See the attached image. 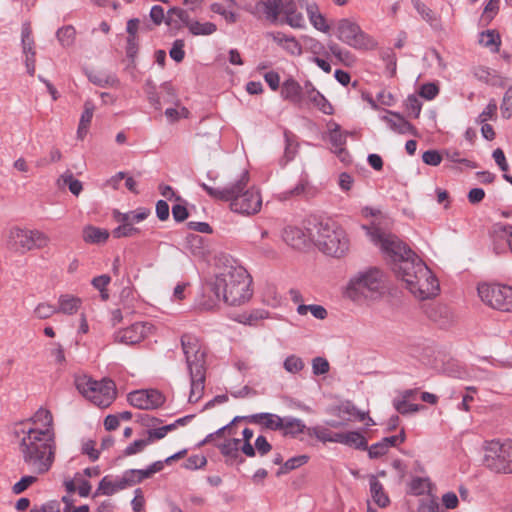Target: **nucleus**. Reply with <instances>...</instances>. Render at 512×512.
Returning a JSON list of instances; mask_svg holds the SVG:
<instances>
[{"instance_id": "1", "label": "nucleus", "mask_w": 512, "mask_h": 512, "mask_svg": "<svg viewBox=\"0 0 512 512\" xmlns=\"http://www.w3.org/2000/svg\"><path fill=\"white\" fill-rule=\"evenodd\" d=\"M12 434L18 441L23 463L30 472L45 474L54 462L56 452L52 413L40 407L27 421L16 423Z\"/></svg>"}, {"instance_id": "2", "label": "nucleus", "mask_w": 512, "mask_h": 512, "mask_svg": "<svg viewBox=\"0 0 512 512\" xmlns=\"http://www.w3.org/2000/svg\"><path fill=\"white\" fill-rule=\"evenodd\" d=\"M249 173L244 171L239 178L224 187L214 188L204 182L198 185L214 200L230 202V209L241 215H254L262 207L260 192L255 188H248Z\"/></svg>"}, {"instance_id": "3", "label": "nucleus", "mask_w": 512, "mask_h": 512, "mask_svg": "<svg viewBox=\"0 0 512 512\" xmlns=\"http://www.w3.org/2000/svg\"><path fill=\"white\" fill-rule=\"evenodd\" d=\"M310 237L320 251L328 256L341 258L350 248L346 231L334 220L313 216L309 219Z\"/></svg>"}, {"instance_id": "4", "label": "nucleus", "mask_w": 512, "mask_h": 512, "mask_svg": "<svg viewBox=\"0 0 512 512\" xmlns=\"http://www.w3.org/2000/svg\"><path fill=\"white\" fill-rule=\"evenodd\" d=\"M181 347L190 377L189 402L197 403L203 396L206 380V350L198 337L185 333L181 336Z\"/></svg>"}, {"instance_id": "5", "label": "nucleus", "mask_w": 512, "mask_h": 512, "mask_svg": "<svg viewBox=\"0 0 512 512\" xmlns=\"http://www.w3.org/2000/svg\"><path fill=\"white\" fill-rule=\"evenodd\" d=\"M395 274L406 283L407 289L421 300L434 297L439 292L437 278L418 256L413 261H404L395 269Z\"/></svg>"}, {"instance_id": "6", "label": "nucleus", "mask_w": 512, "mask_h": 512, "mask_svg": "<svg viewBox=\"0 0 512 512\" xmlns=\"http://www.w3.org/2000/svg\"><path fill=\"white\" fill-rule=\"evenodd\" d=\"M212 279L219 288L223 302L237 306L245 303L252 296L251 279L247 270L240 265H226Z\"/></svg>"}, {"instance_id": "7", "label": "nucleus", "mask_w": 512, "mask_h": 512, "mask_svg": "<svg viewBox=\"0 0 512 512\" xmlns=\"http://www.w3.org/2000/svg\"><path fill=\"white\" fill-rule=\"evenodd\" d=\"M371 241L380 248L386 258L393 262V271L399 268L404 261H413L417 255L397 236L386 234L380 229L370 232Z\"/></svg>"}, {"instance_id": "8", "label": "nucleus", "mask_w": 512, "mask_h": 512, "mask_svg": "<svg viewBox=\"0 0 512 512\" xmlns=\"http://www.w3.org/2000/svg\"><path fill=\"white\" fill-rule=\"evenodd\" d=\"M483 465L496 473H512V440H491L484 445Z\"/></svg>"}, {"instance_id": "9", "label": "nucleus", "mask_w": 512, "mask_h": 512, "mask_svg": "<svg viewBox=\"0 0 512 512\" xmlns=\"http://www.w3.org/2000/svg\"><path fill=\"white\" fill-rule=\"evenodd\" d=\"M79 392L96 406L108 407L116 397L115 383L111 379L96 381L82 379L77 382Z\"/></svg>"}, {"instance_id": "10", "label": "nucleus", "mask_w": 512, "mask_h": 512, "mask_svg": "<svg viewBox=\"0 0 512 512\" xmlns=\"http://www.w3.org/2000/svg\"><path fill=\"white\" fill-rule=\"evenodd\" d=\"M50 242V238L39 230H29L13 227L8 234V247L18 253L24 254L34 249H42Z\"/></svg>"}, {"instance_id": "11", "label": "nucleus", "mask_w": 512, "mask_h": 512, "mask_svg": "<svg viewBox=\"0 0 512 512\" xmlns=\"http://www.w3.org/2000/svg\"><path fill=\"white\" fill-rule=\"evenodd\" d=\"M481 301L492 309L512 312V287L499 283H481L477 287Z\"/></svg>"}, {"instance_id": "12", "label": "nucleus", "mask_w": 512, "mask_h": 512, "mask_svg": "<svg viewBox=\"0 0 512 512\" xmlns=\"http://www.w3.org/2000/svg\"><path fill=\"white\" fill-rule=\"evenodd\" d=\"M336 36L340 41L357 50L372 49L375 46L373 38L365 33L356 22L348 18L338 21Z\"/></svg>"}, {"instance_id": "13", "label": "nucleus", "mask_w": 512, "mask_h": 512, "mask_svg": "<svg viewBox=\"0 0 512 512\" xmlns=\"http://www.w3.org/2000/svg\"><path fill=\"white\" fill-rule=\"evenodd\" d=\"M384 273L377 267H370L359 271L350 278L347 286V293L350 297L355 294H365L366 292H379L383 288Z\"/></svg>"}, {"instance_id": "14", "label": "nucleus", "mask_w": 512, "mask_h": 512, "mask_svg": "<svg viewBox=\"0 0 512 512\" xmlns=\"http://www.w3.org/2000/svg\"><path fill=\"white\" fill-rule=\"evenodd\" d=\"M130 405L142 410H153L162 406L165 402L164 395L156 389L136 390L128 394Z\"/></svg>"}, {"instance_id": "15", "label": "nucleus", "mask_w": 512, "mask_h": 512, "mask_svg": "<svg viewBox=\"0 0 512 512\" xmlns=\"http://www.w3.org/2000/svg\"><path fill=\"white\" fill-rule=\"evenodd\" d=\"M151 328L152 325L148 322H135L132 325L115 332V342L126 345L138 344L148 336Z\"/></svg>"}, {"instance_id": "16", "label": "nucleus", "mask_w": 512, "mask_h": 512, "mask_svg": "<svg viewBox=\"0 0 512 512\" xmlns=\"http://www.w3.org/2000/svg\"><path fill=\"white\" fill-rule=\"evenodd\" d=\"M223 301L222 294L211 278L202 285L201 294L197 298V307L203 311H210L216 308Z\"/></svg>"}, {"instance_id": "17", "label": "nucleus", "mask_w": 512, "mask_h": 512, "mask_svg": "<svg viewBox=\"0 0 512 512\" xmlns=\"http://www.w3.org/2000/svg\"><path fill=\"white\" fill-rule=\"evenodd\" d=\"M422 310L425 315L440 328H447L454 321L453 313L447 305L438 302H429L422 305Z\"/></svg>"}, {"instance_id": "18", "label": "nucleus", "mask_w": 512, "mask_h": 512, "mask_svg": "<svg viewBox=\"0 0 512 512\" xmlns=\"http://www.w3.org/2000/svg\"><path fill=\"white\" fill-rule=\"evenodd\" d=\"M280 95L283 100L302 106L305 102L304 86L302 87L298 81L289 77L283 81L281 85Z\"/></svg>"}, {"instance_id": "19", "label": "nucleus", "mask_w": 512, "mask_h": 512, "mask_svg": "<svg viewBox=\"0 0 512 512\" xmlns=\"http://www.w3.org/2000/svg\"><path fill=\"white\" fill-rule=\"evenodd\" d=\"M281 15H283V18L280 19L281 24H287L295 29L305 27L304 16L298 11L297 4L294 0H284Z\"/></svg>"}, {"instance_id": "20", "label": "nucleus", "mask_w": 512, "mask_h": 512, "mask_svg": "<svg viewBox=\"0 0 512 512\" xmlns=\"http://www.w3.org/2000/svg\"><path fill=\"white\" fill-rule=\"evenodd\" d=\"M311 227L312 225L308 223L306 231H303L296 226H287L283 229L282 238L291 247L301 249L306 246L309 240H312L309 233Z\"/></svg>"}, {"instance_id": "21", "label": "nucleus", "mask_w": 512, "mask_h": 512, "mask_svg": "<svg viewBox=\"0 0 512 512\" xmlns=\"http://www.w3.org/2000/svg\"><path fill=\"white\" fill-rule=\"evenodd\" d=\"M304 93L306 96L305 100L312 103L322 113H324L326 115L333 114V112H334L333 106L325 98V96L315 88V86L312 84V82H310V81L305 82Z\"/></svg>"}, {"instance_id": "22", "label": "nucleus", "mask_w": 512, "mask_h": 512, "mask_svg": "<svg viewBox=\"0 0 512 512\" xmlns=\"http://www.w3.org/2000/svg\"><path fill=\"white\" fill-rule=\"evenodd\" d=\"M244 417L248 422L261 425L267 430L281 432V429L283 428V417L274 413L262 412Z\"/></svg>"}, {"instance_id": "23", "label": "nucleus", "mask_w": 512, "mask_h": 512, "mask_svg": "<svg viewBox=\"0 0 512 512\" xmlns=\"http://www.w3.org/2000/svg\"><path fill=\"white\" fill-rule=\"evenodd\" d=\"M389 115H383L381 120L385 121L389 128L399 134L417 135L416 128L398 113L387 111Z\"/></svg>"}, {"instance_id": "24", "label": "nucleus", "mask_w": 512, "mask_h": 512, "mask_svg": "<svg viewBox=\"0 0 512 512\" xmlns=\"http://www.w3.org/2000/svg\"><path fill=\"white\" fill-rule=\"evenodd\" d=\"M241 440L237 438H231L225 440L223 443L216 444L221 454L226 457V463L233 465L235 463L241 464L244 459L239 454Z\"/></svg>"}, {"instance_id": "25", "label": "nucleus", "mask_w": 512, "mask_h": 512, "mask_svg": "<svg viewBox=\"0 0 512 512\" xmlns=\"http://www.w3.org/2000/svg\"><path fill=\"white\" fill-rule=\"evenodd\" d=\"M151 211L145 207H139L133 211L122 213L118 210L113 211V219L118 223H127L134 226V224L144 221Z\"/></svg>"}, {"instance_id": "26", "label": "nucleus", "mask_w": 512, "mask_h": 512, "mask_svg": "<svg viewBox=\"0 0 512 512\" xmlns=\"http://www.w3.org/2000/svg\"><path fill=\"white\" fill-rule=\"evenodd\" d=\"M493 248L494 251L499 254L504 247H500L498 242L505 241L508 245L509 250L512 253V225L509 224H497L494 226L492 232Z\"/></svg>"}, {"instance_id": "27", "label": "nucleus", "mask_w": 512, "mask_h": 512, "mask_svg": "<svg viewBox=\"0 0 512 512\" xmlns=\"http://www.w3.org/2000/svg\"><path fill=\"white\" fill-rule=\"evenodd\" d=\"M309 427L306 426L302 419L285 416L283 417V428L281 433L284 437L298 438L300 434H306Z\"/></svg>"}, {"instance_id": "28", "label": "nucleus", "mask_w": 512, "mask_h": 512, "mask_svg": "<svg viewBox=\"0 0 512 512\" xmlns=\"http://www.w3.org/2000/svg\"><path fill=\"white\" fill-rule=\"evenodd\" d=\"M284 0H259L258 6H262V14L271 24L280 22Z\"/></svg>"}, {"instance_id": "29", "label": "nucleus", "mask_w": 512, "mask_h": 512, "mask_svg": "<svg viewBox=\"0 0 512 512\" xmlns=\"http://www.w3.org/2000/svg\"><path fill=\"white\" fill-rule=\"evenodd\" d=\"M57 303V313H62L65 315H74L80 309L82 305V300L81 298L74 296L72 294H61L58 297Z\"/></svg>"}, {"instance_id": "30", "label": "nucleus", "mask_w": 512, "mask_h": 512, "mask_svg": "<svg viewBox=\"0 0 512 512\" xmlns=\"http://www.w3.org/2000/svg\"><path fill=\"white\" fill-rule=\"evenodd\" d=\"M369 486L374 503L381 508L387 507L390 504V498L385 492L383 484L377 479V476H369Z\"/></svg>"}, {"instance_id": "31", "label": "nucleus", "mask_w": 512, "mask_h": 512, "mask_svg": "<svg viewBox=\"0 0 512 512\" xmlns=\"http://www.w3.org/2000/svg\"><path fill=\"white\" fill-rule=\"evenodd\" d=\"M191 22L189 13L182 8L173 7L167 11L165 23L172 28L180 29L182 26L188 28Z\"/></svg>"}, {"instance_id": "32", "label": "nucleus", "mask_w": 512, "mask_h": 512, "mask_svg": "<svg viewBox=\"0 0 512 512\" xmlns=\"http://www.w3.org/2000/svg\"><path fill=\"white\" fill-rule=\"evenodd\" d=\"M329 128V141L334 148V153L341 155L345 151L347 132H343L341 127L336 122H330Z\"/></svg>"}, {"instance_id": "33", "label": "nucleus", "mask_w": 512, "mask_h": 512, "mask_svg": "<svg viewBox=\"0 0 512 512\" xmlns=\"http://www.w3.org/2000/svg\"><path fill=\"white\" fill-rule=\"evenodd\" d=\"M123 489H125V487L122 484L120 477L113 480L110 476H104L99 482L98 488L96 489L93 497H97L99 495L111 496Z\"/></svg>"}, {"instance_id": "34", "label": "nucleus", "mask_w": 512, "mask_h": 512, "mask_svg": "<svg viewBox=\"0 0 512 512\" xmlns=\"http://www.w3.org/2000/svg\"><path fill=\"white\" fill-rule=\"evenodd\" d=\"M95 106L92 101L87 100L84 103V109L80 117L78 129H77V137L79 139H84V137L88 133L89 126L91 124L93 114H94Z\"/></svg>"}, {"instance_id": "35", "label": "nucleus", "mask_w": 512, "mask_h": 512, "mask_svg": "<svg viewBox=\"0 0 512 512\" xmlns=\"http://www.w3.org/2000/svg\"><path fill=\"white\" fill-rule=\"evenodd\" d=\"M306 12L310 23L315 29L321 32L329 31V25L325 17L319 12V7L315 2L306 4Z\"/></svg>"}, {"instance_id": "36", "label": "nucleus", "mask_w": 512, "mask_h": 512, "mask_svg": "<svg viewBox=\"0 0 512 512\" xmlns=\"http://www.w3.org/2000/svg\"><path fill=\"white\" fill-rule=\"evenodd\" d=\"M109 233L106 229L95 226H87L83 229V240L90 244H100L106 242Z\"/></svg>"}, {"instance_id": "37", "label": "nucleus", "mask_w": 512, "mask_h": 512, "mask_svg": "<svg viewBox=\"0 0 512 512\" xmlns=\"http://www.w3.org/2000/svg\"><path fill=\"white\" fill-rule=\"evenodd\" d=\"M88 79L93 84L99 87H117L119 85V79L114 74L104 72H90Z\"/></svg>"}, {"instance_id": "38", "label": "nucleus", "mask_w": 512, "mask_h": 512, "mask_svg": "<svg viewBox=\"0 0 512 512\" xmlns=\"http://www.w3.org/2000/svg\"><path fill=\"white\" fill-rule=\"evenodd\" d=\"M285 138V150L284 157L281 160V165L285 166L288 162L293 160L298 152V144L295 136L288 131L284 133Z\"/></svg>"}, {"instance_id": "39", "label": "nucleus", "mask_w": 512, "mask_h": 512, "mask_svg": "<svg viewBox=\"0 0 512 512\" xmlns=\"http://www.w3.org/2000/svg\"><path fill=\"white\" fill-rule=\"evenodd\" d=\"M188 30L193 36H208L217 31V26L212 22H199L192 20L189 24Z\"/></svg>"}, {"instance_id": "40", "label": "nucleus", "mask_w": 512, "mask_h": 512, "mask_svg": "<svg viewBox=\"0 0 512 512\" xmlns=\"http://www.w3.org/2000/svg\"><path fill=\"white\" fill-rule=\"evenodd\" d=\"M327 47L331 54L342 64L350 65L354 62L352 53L348 50L342 49L337 43L330 41Z\"/></svg>"}, {"instance_id": "41", "label": "nucleus", "mask_w": 512, "mask_h": 512, "mask_svg": "<svg viewBox=\"0 0 512 512\" xmlns=\"http://www.w3.org/2000/svg\"><path fill=\"white\" fill-rule=\"evenodd\" d=\"M344 445L353 447L359 450L367 449V440L363 434L358 431L345 432Z\"/></svg>"}, {"instance_id": "42", "label": "nucleus", "mask_w": 512, "mask_h": 512, "mask_svg": "<svg viewBox=\"0 0 512 512\" xmlns=\"http://www.w3.org/2000/svg\"><path fill=\"white\" fill-rule=\"evenodd\" d=\"M479 42L487 48H490L492 52H497L501 44L500 36L493 30H487L480 34Z\"/></svg>"}, {"instance_id": "43", "label": "nucleus", "mask_w": 512, "mask_h": 512, "mask_svg": "<svg viewBox=\"0 0 512 512\" xmlns=\"http://www.w3.org/2000/svg\"><path fill=\"white\" fill-rule=\"evenodd\" d=\"M56 37L63 47H70L74 44L76 30L72 25H66L59 28Z\"/></svg>"}, {"instance_id": "44", "label": "nucleus", "mask_w": 512, "mask_h": 512, "mask_svg": "<svg viewBox=\"0 0 512 512\" xmlns=\"http://www.w3.org/2000/svg\"><path fill=\"white\" fill-rule=\"evenodd\" d=\"M309 460L307 455H299L288 459L276 472L277 476L287 474L290 471L306 464Z\"/></svg>"}, {"instance_id": "45", "label": "nucleus", "mask_w": 512, "mask_h": 512, "mask_svg": "<svg viewBox=\"0 0 512 512\" xmlns=\"http://www.w3.org/2000/svg\"><path fill=\"white\" fill-rule=\"evenodd\" d=\"M244 418H245L244 416H236V417H234L233 420L230 423H228V424L224 425L223 427L219 428L217 431L208 434L205 437V439L200 443V445H204V444L212 442L215 437H220L225 432H227L229 435L235 434L234 429H233V425L236 422H238V421L245 420Z\"/></svg>"}, {"instance_id": "46", "label": "nucleus", "mask_w": 512, "mask_h": 512, "mask_svg": "<svg viewBox=\"0 0 512 512\" xmlns=\"http://www.w3.org/2000/svg\"><path fill=\"white\" fill-rule=\"evenodd\" d=\"M140 234V229L129 225L127 223H119V225L112 230L114 238L134 237Z\"/></svg>"}, {"instance_id": "47", "label": "nucleus", "mask_w": 512, "mask_h": 512, "mask_svg": "<svg viewBox=\"0 0 512 512\" xmlns=\"http://www.w3.org/2000/svg\"><path fill=\"white\" fill-rule=\"evenodd\" d=\"M430 489L428 478L415 477L409 484L410 493L413 495H423Z\"/></svg>"}, {"instance_id": "48", "label": "nucleus", "mask_w": 512, "mask_h": 512, "mask_svg": "<svg viewBox=\"0 0 512 512\" xmlns=\"http://www.w3.org/2000/svg\"><path fill=\"white\" fill-rule=\"evenodd\" d=\"M410 393L411 391H406L403 399L394 400L393 405L398 413L405 415L418 411V405L409 403L406 399Z\"/></svg>"}, {"instance_id": "49", "label": "nucleus", "mask_w": 512, "mask_h": 512, "mask_svg": "<svg viewBox=\"0 0 512 512\" xmlns=\"http://www.w3.org/2000/svg\"><path fill=\"white\" fill-rule=\"evenodd\" d=\"M473 74L478 80H480L482 82H485V83L491 84V85L497 84L495 79L498 77L495 75V71H492L487 67H484V66L476 67L473 70Z\"/></svg>"}, {"instance_id": "50", "label": "nucleus", "mask_w": 512, "mask_h": 512, "mask_svg": "<svg viewBox=\"0 0 512 512\" xmlns=\"http://www.w3.org/2000/svg\"><path fill=\"white\" fill-rule=\"evenodd\" d=\"M60 180H62L63 183L68 186L70 192L73 195L78 196L81 193L83 189L82 183L75 179L70 171L63 173L60 177Z\"/></svg>"}, {"instance_id": "51", "label": "nucleus", "mask_w": 512, "mask_h": 512, "mask_svg": "<svg viewBox=\"0 0 512 512\" xmlns=\"http://www.w3.org/2000/svg\"><path fill=\"white\" fill-rule=\"evenodd\" d=\"M304 366L305 364L303 360L296 355H290L286 357V359L283 362L284 369L292 374L300 372L301 370H303Z\"/></svg>"}, {"instance_id": "52", "label": "nucleus", "mask_w": 512, "mask_h": 512, "mask_svg": "<svg viewBox=\"0 0 512 512\" xmlns=\"http://www.w3.org/2000/svg\"><path fill=\"white\" fill-rule=\"evenodd\" d=\"M31 28L28 23L23 24L21 30V42L23 47V52L25 54L29 52H33L34 50V40L31 36Z\"/></svg>"}, {"instance_id": "53", "label": "nucleus", "mask_w": 512, "mask_h": 512, "mask_svg": "<svg viewBox=\"0 0 512 512\" xmlns=\"http://www.w3.org/2000/svg\"><path fill=\"white\" fill-rule=\"evenodd\" d=\"M307 436L315 437V438H317V440H319L323 443H326V442H330L331 431L326 427L317 425V426L308 428Z\"/></svg>"}, {"instance_id": "54", "label": "nucleus", "mask_w": 512, "mask_h": 512, "mask_svg": "<svg viewBox=\"0 0 512 512\" xmlns=\"http://www.w3.org/2000/svg\"><path fill=\"white\" fill-rule=\"evenodd\" d=\"M32 475H25L16 482L12 487V492L16 495L24 492L30 485L37 481L36 473L31 472Z\"/></svg>"}, {"instance_id": "55", "label": "nucleus", "mask_w": 512, "mask_h": 512, "mask_svg": "<svg viewBox=\"0 0 512 512\" xmlns=\"http://www.w3.org/2000/svg\"><path fill=\"white\" fill-rule=\"evenodd\" d=\"M150 444V439H137L129 444L123 451V456H132L140 453L144 448Z\"/></svg>"}, {"instance_id": "56", "label": "nucleus", "mask_w": 512, "mask_h": 512, "mask_svg": "<svg viewBox=\"0 0 512 512\" xmlns=\"http://www.w3.org/2000/svg\"><path fill=\"white\" fill-rule=\"evenodd\" d=\"M502 117L509 119L512 116V85L507 89L501 103Z\"/></svg>"}, {"instance_id": "57", "label": "nucleus", "mask_w": 512, "mask_h": 512, "mask_svg": "<svg viewBox=\"0 0 512 512\" xmlns=\"http://www.w3.org/2000/svg\"><path fill=\"white\" fill-rule=\"evenodd\" d=\"M406 109L413 115L414 118H418L422 109V102L418 96L411 94L406 99Z\"/></svg>"}, {"instance_id": "58", "label": "nucleus", "mask_w": 512, "mask_h": 512, "mask_svg": "<svg viewBox=\"0 0 512 512\" xmlns=\"http://www.w3.org/2000/svg\"><path fill=\"white\" fill-rule=\"evenodd\" d=\"M35 316L39 319H47L54 314H57L56 306L49 303H40L34 310Z\"/></svg>"}, {"instance_id": "59", "label": "nucleus", "mask_w": 512, "mask_h": 512, "mask_svg": "<svg viewBox=\"0 0 512 512\" xmlns=\"http://www.w3.org/2000/svg\"><path fill=\"white\" fill-rule=\"evenodd\" d=\"M185 42L182 39H176L173 42L172 48L169 51L170 57L176 61L181 62L185 57L184 51Z\"/></svg>"}, {"instance_id": "60", "label": "nucleus", "mask_w": 512, "mask_h": 512, "mask_svg": "<svg viewBox=\"0 0 512 512\" xmlns=\"http://www.w3.org/2000/svg\"><path fill=\"white\" fill-rule=\"evenodd\" d=\"M330 365L327 359L323 357H315L312 360V372L314 375H323L329 372Z\"/></svg>"}, {"instance_id": "61", "label": "nucleus", "mask_w": 512, "mask_h": 512, "mask_svg": "<svg viewBox=\"0 0 512 512\" xmlns=\"http://www.w3.org/2000/svg\"><path fill=\"white\" fill-rule=\"evenodd\" d=\"M439 94V87L435 83H425L420 87L419 95L426 100H433Z\"/></svg>"}, {"instance_id": "62", "label": "nucleus", "mask_w": 512, "mask_h": 512, "mask_svg": "<svg viewBox=\"0 0 512 512\" xmlns=\"http://www.w3.org/2000/svg\"><path fill=\"white\" fill-rule=\"evenodd\" d=\"M96 442L94 440H87L83 443L81 452L89 457L94 462L99 459L100 451L95 448Z\"/></svg>"}, {"instance_id": "63", "label": "nucleus", "mask_w": 512, "mask_h": 512, "mask_svg": "<svg viewBox=\"0 0 512 512\" xmlns=\"http://www.w3.org/2000/svg\"><path fill=\"white\" fill-rule=\"evenodd\" d=\"M284 46L282 47L285 51L290 53L291 55H301L302 47L300 43L296 40L294 36H288L287 39H284Z\"/></svg>"}, {"instance_id": "64", "label": "nucleus", "mask_w": 512, "mask_h": 512, "mask_svg": "<svg viewBox=\"0 0 512 512\" xmlns=\"http://www.w3.org/2000/svg\"><path fill=\"white\" fill-rule=\"evenodd\" d=\"M419 512H444L443 508L435 499L421 502Z\"/></svg>"}]
</instances>
